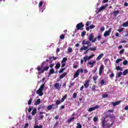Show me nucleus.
<instances>
[{"instance_id":"obj_1","label":"nucleus","mask_w":128,"mask_h":128,"mask_svg":"<svg viewBox=\"0 0 128 128\" xmlns=\"http://www.w3.org/2000/svg\"><path fill=\"white\" fill-rule=\"evenodd\" d=\"M46 62H48V60L46 59V62H42L41 64V67L40 66H38L37 70L38 72H39V74H44V72H48V70L50 68V66L47 65L46 66H44Z\"/></svg>"},{"instance_id":"obj_2","label":"nucleus","mask_w":128,"mask_h":128,"mask_svg":"<svg viewBox=\"0 0 128 128\" xmlns=\"http://www.w3.org/2000/svg\"><path fill=\"white\" fill-rule=\"evenodd\" d=\"M82 72H84V69L82 68L78 69V70L76 71V72L74 74V78H78L80 76V73L82 74Z\"/></svg>"},{"instance_id":"obj_3","label":"nucleus","mask_w":128,"mask_h":128,"mask_svg":"<svg viewBox=\"0 0 128 128\" xmlns=\"http://www.w3.org/2000/svg\"><path fill=\"white\" fill-rule=\"evenodd\" d=\"M84 23L82 22L78 23L76 26V28L78 30H84Z\"/></svg>"},{"instance_id":"obj_4","label":"nucleus","mask_w":128,"mask_h":128,"mask_svg":"<svg viewBox=\"0 0 128 128\" xmlns=\"http://www.w3.org/2000/svg\"><path fill=\"white\" fill-rule=\"evenodd\" d=\"M90 79H88L87 80L84 81V88H88V86H90Z\"/></svg>"},{"instance_id":"obj_5","label":"nucleus","mask_w":128,"mask_h":128,"mask_svg":"<svg viewBox=\"0 0 128 128\" xmlns=\"http://www.w3.org/2000/svg\"><path fill=\"white\" fill-rule=\"evenodd\" d=\"M98 108H100V105H96L94 107H91L88 110V112H92L93 110H98Z\"/></svg>"},{"instance_id":"obj_6","label":"nucleus","mask_w":128,"mask_h":128,"mask_svg":"<svg viewBox=\"0 0 128 128\" xmlns=\"http://www.w3.org/2000/svg\"><path fill=\"white\" fill-rule=\"evenodd\" d=\"M112 32V29L109 28L108 31L104 32V36H108L110 34V32Z\"/></svg>"},{"instance_id":"obj_7","label":"nucleus","mask_w":128,"mask_h":128,"mask_svg":"<svg viewBox=\"0 0 128 128\" xmlns=\"http://www.w3.org/2000/svg\"><path fill=\"white\" fill-rule=\"evenodd\" d=\"M36 94H38V96H44V92H42V90H40V89H38L36 92Z\"/></svg>"},{"instance_id":"obj_8","label":"nucleus","mask_w":128,"mask_h":128,"mask_svg":"<svg viewBox=\"0 0 128 128\" xmlns=\"http://www.w3.org/2000/svg\"><path fill=\"white\" fill-rule=\"evenodd\" d=\"M120 102H122V101L118 100V101H117L116 102H111V104L114 106H118V104H120Z\"/></svg>"},{"instance_id":"obj_9","label":"nucleus","mask_w":128,"mask_h":128,"mask_svg":"<svg viewBox=\"0 0 128 128\" xmlns=\"http://www.w3.org/2000/svg\"><path fill=\"white\" fill-rule=\"evenodd\" d=\"M118 14H120V10H114L113 12H112L111 14H114V16H116Z\"/></svg>"},{"instance_id":"obj_10","label":"nucleus","mask_w":128,"mask_h":128,"mask_svg":"<svg viewBox=\"0 0 128 128\" xmlns=\"http://www.w3.org/2000/svg\"><path fill=\"white\" fill-rule=\"evenodd\" d=\"M106 6H102L99 10L96 12V14H99V12H100L102 10H104L106 9Z\"/></svg>"},{"instance_id":"obj_11","label":"nucleus","mask_w":128,"mask_h":128,"mask_svg":"<svg viewBox=\"0 0 128 128\" xmlns=\"http://www.w3.org/2000/svg\"><path fill=\"white\" fill-rule=\"evenodd\" d=\"M88 38L89 42H92V40H94V36L92 35V34H90L88 36Z\"/></svg>"},{"instance_id":"obj_12","label":"nucleus","mask_w":128,"mask_h":128,"mask_svg":"<svg viewBox=\"0 0 128 128\" xmlns=\"http://www.w3.org/2000/svg\"><path fill=\"white\" fill-rule=\"evenodd\" d=\"M102 70H104V65H102L99 70V74L102 76Z\"/></svg>"},{"instance_id":"obj_13","label":"nucleus","mask_w":128,"mask_h":128,"mask_svg":"<svg viewBox=\"0 0 128 128\" xmlns=\"http://www.w3.org/2000/svg\"><path fill=\"white\" fill-rule=\"evenodd\" d=\"M96 62L95 60H93L92 62L90 61L88 62V64L91 66V68H94V64H96Z\"/></svg>"},{"instance_id":"obj_14","label":"nucleus","mask_w":128,"mask_h":128,"mask_svg":"<svg viewBox=\"0 0 128 128\" xmlns=\"http://www.w3.org/2000/svg\"><path fill=\"white\" fill-rule=\"evenodd\" d=\"M54 87L56 90H60V86L58 83H56L54 85Z\"/></svg>"},{"instance_id":"obj_15","label":"nucleus","mask_w":128,"mask_h":128,"mask_svg":"<svg viewBox=\"0 0 128 128\" xmlns=\"http://www.w3.org/2000/svg\"><path fill=\"white\" fill-rule=\"evenodd\" d=\"M54 74V68H52L50 69V72L48 74V76H50L51 74Z\"/></svg>"},{"instance_id":"obj_16","label":"nucleus","mask_w":128,"mask_h":128,"mask_svg":"<svg viewBox=\"0 0 128 128\" xmlns=\"http://www.w3.org/2000/svg\"><path fill=\"white\" fill-rule=\"evenodd\" d=\"M66 74H68V73H66V72H64L62 74H61L60 76V79L62 80V78H64V76H66Z\"/></svg>"},{"instance_id":"obj_17","label":"nucleus","mask_w":128,"mask_h":128,"mask_svg":"<svg viewBox=\"0 0 128 128\" xmlns=\"http://www.w3.org/2000/svg\"><path fill=\"white\" fill-rule=\"evenodd\" d=\"M60 68V62H57L56 64L55 68L56 70H58Z\"/></svg>"},{"instance_id":"obj_18","label":"nucleus","mask_w":128,"mask_h":128,"mask_svg":"<svg viewBox=\"0 0 128 128\" xmlns=\"http://www.w3.org/2000/svg\"><path fill=\"white\" fill-rule=\"evenodd\" d=\"M46 86V83H44L42 85H40V88H39V90H44V86Z\"/></svg>"},{"instance_id":"obj_19","label":"nucleus","mask_w":128,"mask_h":128,"mask_svg":"<svg viewBox=\"0 0 128 128\" xmlns=\"http://www.w3.org/2000/svg\"><path fill=\"white\" fill-rule=\"evenodd\" d=\"M40 104V99H38L34 103V106H38V104Z\"/></svg>"},{"instance_id":"obj_20","label":"nucleus","mask_w":128,"mask_h":128,"mask_svg":"<svg viewBox=\"0 0 128 128\" xmlns=\"http://www.w3.org/2000/svg\"><path fill=\"white\" fill-rule=\"evenodd\" d=\"M122 26H124V28H128V20L126 22H124L122 24Z\"/></svg>"},{"instance_id":"obj_21","label":"nucleus","mask_w":128,"mask_h":128,"mask_svg":"<svg viewBox=\"0 0 128 128\" xmlns=\"http://www.w3.org/2000/svg\"><path fill=\"white\" fill-rule=\"evenodd\" d=\"M90 44V41L86 40H84L82 42V44Z\"/></svg>"},{"instance_id":"obj_22","label":"nucleus","mask_w":128,"mask_h":128,"mask_svg":"<svg viewBox=\"0 0 128 128\" xmlns=\"http://www.w3.org/2000/svg\"><path fill=\"white\" fill-rule=\"evenodd\" d=\"M46 108L44 104H42L38 108V110H42V108Z\"/></svg>"},{"instance_id":"obj_23","label":"nucleus","mask_w":128,"mask_h":128,"mask_svg":"<svg viewBox=\"0 0 128 128\" xmlns=\"http://www.w3.org/2000/svg\"><path fill=\"white\" fill-rule=\"evenodd\" d=\"M88 49V46H83L80 48V50L82 51V50H86Z\"/></svg>"},{"instance_id":"obj_24","label":"nucleus","mask_w":128,"mask_h":128,"mask_svg":"<svg viewBox=\"0 0 128 128\" xmlns=\"http://www.w3.org/2000/svg\"><path fill=\"white\" fill-rule=\"evenodd\" d=\"M36 112H37L36 108H34L32 112V116H36Z\"/></svg>"},{"instance_id":"obj_25","label":"nucleus","mask_w":128,"mask_h":128,"mask_svg":"<svg viewBox=\"0 0 128 128\" xmlns=\"http://www.w3.org/2000/svg\"><path fill=\"white\" fill-rule=\"evenodd\" d=\"M66 98H68V94H66L64 96H62V98L61 100L62 102H64V100H66Z\"/></svg>"},{"instance_id":"obj_26","label":"nucleus","mask_w":128,"mask_h":128,"mask_svg":"<svg viewBox=\"0 0 128 128\" xmlns=\"http://www.w3.org/2000/svg\"><path fill=\"white\" fill-rule=\"evenodd\" d=\"M104 56V54H100L98 57L96 58V60H100V58H102Z\"/></svg>"},{"instance_id":"obj_27","label":"nucleus","mask_w":128,"mask_h":128,"mask_svg":"<svg viewBox=\"0 0 128 128\" xmlns=\"http://www.w3.org/2000/svg\"><path fill=\"white\" fill-rule=\"evenodd\" d=\"M74 82H70V86H69V88H71L72 86H74Z\"/></svg>"},{"instance_id":"obj_28","label":"nucleus","mask_w":128,"mask_h":128,"mask_svg":"<svg viewBox=\"0 0 128 128\" xmlns=\"http://www.w3.org/2000/svg\"><path fill=\"white\" fill-rule=\"evenodd\" d=\"M98 76H93V80H94V84H96V80H98Z\"/></svg>"},{"instance_id":"obj_29","label":"nucleus","mask_w":128,"mask_h":128,"mask_svg":"<svg viewBox=\"0 0 128 128\" xmlns=\"http://www.w3.org/2000/svg\"><path fill=\"white\" fill-rule=\"evenodd\" d=\"M96 85H94V84L92 85V90L95 92L96 90Z\"/></svg>"},{"instance_id":"obj_30","label":"nucleus","mask_w":128,"mask_h":128,"mask_svg":"<svg viewBox=\"0 0 128 128\" xmlns=\"http://www.w3.org/2000/svg\"><path fill=\"white\" fill-rule=\"evenodd\" d=\"M83 58L84 62H86V60H88V56L87 55H86Z\"/></svg>"},{"instance_id":"obj_31","label":"nucleus","mask_w":128,"mask_h":128,"mask_svg":"<svg viewBox=\"0 0 128 128\" xmlns=\"http://www.w3.org/2000/svg\"><path fill=\"white\" fill-rule=\"evenodd\" d=\"M90 50L92 52H94V50H96V47H90Z\"/></svg>"},{"instance_id":"obj_32","label":"nucleus","mask_w":128,"mask_h":128,"mask_svg":"<svg viewBox=\"0 0 128 128\" xmlns=\"http://www.w3.org/2000/svg\"><path fill=\"white\" fill-rule=\"evenodd\" d=\"M56 102V106H58V104H60L62 102V100H57Z\"/></svg>"},{"instance_id":"obj_33","label":"nucleus","mask_w":128,"mask_h":128,"mask_svg":"<svg viewBox=\"0 0 128 128\" xmlns=\"http://www.w3.org/2000/svg\"><path fill=\"white\" fill-rule=\"evenodd\" d=\"M106 118H104L102 120V126H106Z\"/></svg>"},{"instance_id":"obj_34","label":"nucleus","mask_w":128,"mask_h":128,"mask_svg":"<svg viewBox=\"0 0 128 128\" xmlns=\"http://www.w3.org/2000/svg\"><path fill=\"white\" fill-rule=\"evenodd\" d=\"M74 118H76L74 117H72L71 118H70L69 120H68V122H72L74 120Z\"/></svg>"},{"instance_id":"obj_35","label":"nucleus","mask_w":128,"mask_h":128,"mask_svg":"<svg viewBox=\"0 0 128 128\" xmlns=\"http://www.w3.org/2000/svg\"><path fill=\"white\" fill-rule=\"evenodd\" d=\"M66 70V68H61L59 71L58 72L59 74H62L64 72V71Z\"/></svg>"},{"instance_id":"obj_36","label":"nucleus","mask_w":128,"mask_h":128,"mask_svg":"<svg viewBox=\"0 0 128 128\" xmlns=\"http://www.w3.org/2000/svg\"><path fill=\"white\" fill-rule=\"evenodd\" d=\"M128 74V70H126L123 72L124 76H126V74Z\"/></svg>"},{"instance_id":"obj_37","label":"nucleus","mask_w":128,"mask_h":128,"mask_svg":"<svg viewBox=\"0 0 128 128\" xmlns=\"http://www.w3.org/2000/svg\"><path fill=\"white\" fill-rule=\"evenodd\" d=\"M97 40H102V34H98L97 36Z\"/></svg>"},{"instance_id":"obj_38","label":"nucleus","mask_w":128,"mask_h":128,"mask_svg":"<svg viewBox=\"0 0 128 128\" xmlns=\"http://www.w3.org/2000/svg\"><path fill=\"white\" fill-rule=\"evenodd\" d=\"M66 60H68V58L64 57L62 58V61L61 62H66Z\"/></svg>"},{"instance_id":"obj_39","label":"nucleus","mask_w":128,"mask_h":128,"mask_svg":"<svg viewBox=\"0 0 128 128\" xmlns=\"http://www.w3.org/2000/svg\"><path fill=\"white\" fill-rule=\"evenodd\" d=\"M86 31H82L81 32V36H86Z\"/></svg>"},{"instance_id":"obj_40","label":"nucleus","mask_w":128,"mask_h":128,"mask_svg":"<svg viewBox=\"0 0 128 128\" xmlns=\"http://www.w3.org/2000/svg\"><path fill=\"white\" fill-rule=\"evenodd\" d=\"M68 50L69 53L72 52V47H69L68 49Z\"/></svg>"},{"instance_id":"obj_41","label":"nucleus","mask_w":128,"mask_h":128,"mask_svg":"<svg viewBox=\"0 0 128 128\" xmlns=\"http://www.w3.org/2000/svg\"><path fill=\"white\" fill-rule=\"evenodd\" d=\"M34 128H42V125H40L39 126L38 125H36L34 126Z\"/></svg>"},{"instance_id":"obj_42","label":"nucleus","mask_w":128,"mask_h":128,"mask_svg":"<svg viewBox=\"0 0 128 128\" xmlns=\"http://www.w3.org/2000/svg\"><path fill=\"white\" fill-rule=\"evenodd\" d=\"M76 128H82V126L80 124V123H77V126L76 127Z\"/></svg>"},{"instance_id":"obj_43","label":"nucleus","mask_w":128,"mask_h":128,"mask_svg":"<svg viewBox=\"0 0 128 128\" xmlns=\"http://www.w3.org/2000/svg\"><path fill=\"white\" fill-rule=\"evenodd\" d=\"M122 72H119L117 74L118 78H120V76H122Z\"/></svg>"},{"instance_id":"obj_44","label":"nucleus","mask_w":128,"mask_h":128,"mask_svg":"<svg viewBox=\"0 0 128 128\" xmlns=\"http://www.w3.org/2000/svg\"><path fill=\"white\" fill-rule=\"evenodd\" d=\"M106 82V80H101V82H100V84H101V86H104V82Z\"/></svg>"},{"instance_id":"obj_45","label":"nucleus","mask_w":128,"mask_h":128,"mask_svg":"<svg viewBox=\"0 0 128 128\" xmlns=\"http://www.w3.org/2000/svg\"><path fill=\"white\" fill-rule=\"evenodd\" d=\"M90 24H92V22H90V21L87 22L86 24V26H90Z\"/></svg>"},{"instance_id":"obj_46","label":"nucleus","mask_w":128,"mask_h":128,"mask_svg":"<svg viewBox=\"0 0 128 128\" xmlns=\"http://www.w3.org/2000/svg\"><path fill=\"white\" fill-rule=\"evenodd\" d=\"M42 4H44V2H42V1H40L38 5L39 8H40V6H42Z\"/></svg>"},{"instance_id":"obj_47","label":"nucleus","mask_w":128,"mask_h":128,"mask_svg":"<svg viewBox=\"0 0 128 128\" xmlns=\"http://www.w3.org/2000/svg\"><path fill=\"white\" fill-rule=\"evenodd\" d=\"M78 96V94L74 93L72 95L73 98H76V96Z\"/></svg>"},{"instance_id":"obj_48","label":"nucleus","mask_w":128,"mask_h":128,"mask_svg":"<svg viewBox=\"0 0 128 128\" xmlns=\"http://www.w3.org/2000/svg\"><path fill=\"white\" fill-rule=\"evenodd\" d=\"M52 108V106L50 105H49L47 106V110H50Z\"/></svg>"},{"instance_id":"obj_49","label":"nucleus","mask_w":128,"mask_h":128,"mask_svg":"<svg viewBox=\"0 0 128 128\" xmlns=\"http://www.w3.org/2000/svg\"><path fill=\"white\" fill-rule=\"evenodd\" d=\"M108 94H104L102 96V98H108Z\"/></svg>"},{"instance_id":"obj_50","label":"nucleus","mask_w":128,"mask_h":128,"mask_svg":"<svg viewBox=\"0 0 128 128\" xmlns=\"http://www.w3.org/2000/svg\"><path fill=\"white\" fill-rule=\"evenodd\" d=\"M128 62L126 60H125L123 62V64L124 66H126L128 64Z\"/></svg>"},{"instance_id":"obj_51","label":"nucleus","mask_w":128,"mask_h":128,"mask_svg":"<svg viewBox=\"0 0 128 128\" xmlns=\"http://www.w3.org/2000/svg\"><path fill=\"white\" fill-rule=\"evenodd\" d=\"M32 98H30L28 101V104H32Z\"/></svg>"},{"instance_id":"obj_52","label":"nucleus","mask_w":128,"mask_h":128,"mask_svg":"<svg viewBox=\"0 0 128 128\" xmlns=\"http://www.w3.org/2000/svg\"><path fill=\"white\" fill-rule=\"evenodd\" d=\"M124 52V49H122V50H120L119 52L120 54H123Z\"/></svg>"},{"instance_id":"obj_53","label":"nucleus","mask_w":128,"mask_h":128,"mask_svg":"<svg viewBox=\"0 0 128 128\" xmlns=\"http://www.w3.org/2000/svg\"><path fill=\"white\" fill-rule=\"evenodd\" d=\"M60 40H64V34H62L60 36Z\"/></svg>"},{"instance_id":"obj_54","label":"nucleus","mask_w":128,"mask_h":128,"mask_svg":"<svg viewBox=\"0 0 128 128\" xmlns=\"http://www.w3.org/2000/svg\"><path fill=\"white\" fill-rule=\"evenodd\" d=\"M61 68H64V66H66V63L65 62H61Z\"/></svg>"},{"instance_id":"obj_55","label":"nucleus","mask_w":128,"mask_h":128,"mask_svg":"<svg viewBox=\"0 0 128 128\" xmlns=\"http://www.w3.org/2000/svg\"><path fill=\"white\" fill-rule=\"evenodd\" d=\"M122 59L118 58L116 60V64H118L120 62H122Z\"/></svg>"},{"instance_id":"obj_56","label":"nucleus","mask_w":128,"mask_h":128,"mask_svg":"<svg viewBox=\"0 0 128 128\" xmlns=\"http://www.w3.org/2000/svg\"><path fill=\"white\" fill-rule=\"evenodd\" d=\"M32 108H34V106L29 108L28 109V112H32Z\"/></svg>"},{"instance_id":"obj_57","label":"nucleus","mask_w":128,"mask_h":128,"mask_svg":"<svg viewBox=\"0 0 128 128\" xmlns=\"http://www.w3.org/2000/svg\"><path fill=\"white\" fill-rule=\"evenodd\" d=\"M94 54H92L91 56H88V60H90L92 58H94Z\"/></svg>"},{"instance_id":"obj_58","label":"nucleus","mask_w":128,"mask_h":128,"mask_svg":"<svg viewBox=\"0 0 128 128\" xmlns=\"http://www.w3.org/2000/svg\"><path fill=\"white\" fill-rule=\"evenodd\" d=\"M96 28V26L94 25H90V30H92V28Z\"/></svg>"},{"instance_id":"obj_59","label":"nucleus","mask_w":128,"mask_h":128,"mask_svg":"<svg viewBox=\"0 0 128 128\" xmlns=\"http://www.w3.org/2000/svg\"><path fill=\"white\" fill-rule=\"evenodd\" d=\"M118 31L119 32H124V28H121L118 29Z\"/></svg>"},{"instance_id":"obj_60","label":"nucleus","mask_w":128,"mask_h":128,"mask_svg":"<svg viewBox=\"0 0 128 128\" xmlns=\"http://www.w3.org/2000/svg\"><path fill=\"white\" fill-rule=\"evenodd\" d=\"M44 118V115H40V116H38V118L39 120H42Z\"/></svg>"},{"instance_id":"obj_61","label":"nucleus","mask_w":128,"mask_h":128,"mask_svg":"<svg viewBox=\"0 0 128 128\" xmlns=\"http://www.w3.org/2000/svg\"><path fill=\"white\" fill-rule=\"evenodd\" d=\"M98 118H96V117H94V118H93V120H94V122H98Z\"/></svg>"},{"instance_id":"obj_62","label":"nucleus","mask_w":128,"mask_h":128,"mask_svg":"<svg viewBox=\"0 0 128 128\" xmlns=\"http://www.w3.org/2000/svg\"><path fill=\"white\" fill-rule=\"evenodd\" d=\"M96 40H98V37L95 38L92 40V42H96Z\"/></svg>"},{"instance_id":"obj_63","label":"nucleus","mask_w":128,"mask_h":128,"mask_svg":"<svg viewBox=\"0 0 128 128\" xmlns=\"http://www.w3.org/2000/svg\"><path fill=\"white\" fill-rule=\"evenodd\" d=\"M100 30L101 32H104V26L101 27L100 28Z\"/></svg>"},{"instance_id":"obj_64","label":"nucleus","mask_w":128,"mask_h":128,"mask_svg":"<svg viewBox=\"0 0 128 128\" xmlns=\"http://www.w3.org/2000/svg\"><path fill=\"white\" fill-rule=\"evenodd\" d=\"M110 78H114V73H112L111 74H110Z\"/></svg>"}]
</instances>
